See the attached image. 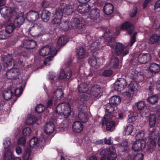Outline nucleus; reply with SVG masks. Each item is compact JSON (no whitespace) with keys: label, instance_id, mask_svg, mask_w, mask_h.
<instances>
[{"label":"nucleus","instance_id":"1","mask_svg":"<svg viewBox=\"0 0 160 160\" xmlns=\"http://www.w3.org/2000/svg\"><path fill=\"white\" fill-rule=\"evenodd\" d=\"M29 32L30 33L33 37H37L43 35L47 32L46 29L44 28L43 24L40 22L34 23Z\"/></svg>","mask_w":160,"mask_h":160},{"label":"nucleus","instance_id":"2","mask_svg":"<svg viewBox=\"0 0 160 160\" xmlns=\"http://www.w3.org/2000/svg\"><path fill=\"white\" fill-rule=\"evenodd\" d=\"M56 110L57 113L63 115L65 118H67L70 114V105L68 102H64L58 104Z\"/></svg>","mask_w":160,"mask_h":160},{"label":"nucleus","instance_id":"3","mask_svg":"<svg viewBox=\"0 0 160 160\" xmlns=\"http://www.w3.org/2000/svg\"><path fill=\"white\" fill-rule=\"evenodd\" d=\"M100 154L101 155L106 156L108 160H114L117 157L116 150L112 146L102 150Z\"/></svg>","mask_w":160,"mask_h":160},{"label":"nucleus","instance_id":"4","mask_svg":"<svg viewBox=\"0 0 160 160\" xmlns=\"http://www.w3.org/2000/svg\"><path fill=\"white\" fill-rule=\"evenodd\" d=\"M87 108L85 105L81 104L78 107V118L79 121L83 123L87 122L88 120V115L85 110Z\"/></svg>","mask_w":160,"mask_h":160},{"label":"nucleus","instance_id":"5","mask_svg":"<svg viewBox=\"0 0 160 160\" xmlns=\"http://www.w3.org/2000/svg\"><path fill=\"white\" fill-rule=\"evenodd\" d=\"M114 48L115 47V53L116 54L121 57L124 56L128 53V50L125 47L122 43L117 42L116 45L112 43Z\"/></svg>","mask_w":160,"mask_h":160},{"label":"nucleus","instance_id":"6","mask_svg":"<svg viewBox=\"0 0 160 160\" xmlns=\"http://www.w3.org/2000/svg\"><path fill=\"white\" fill-rule=\"evenodd\" d=\"M151 55L148 53H142L139 55L138 57V62L141 64H145L149 62L151 60Z\"/></svg>","mask_w":160,"mask_h":160},{"label":"nucleus","instance_id":"7","mask_svg":"<svg viewBox=\"0 0 160 160\" xmlns=\"http://www.w3.org/2000/svg\"><path fill=\"white\" fill-rule=\"evenodd\" d=\"M126 86L127 83L126 80L120 78L115 82L114 88L115 90L118 92H121L124 90Z\"/></svg>","mask_w":160,"mask_h":160},{"label":"nucleus","instance_id":"8","mask_svg":"<svg viewBox=\"0 0 160 160\" xmlns=\"http://www.w3.org/2000/svg\"><path fill=\"white\" fill-rule=\"evenodd\" d=\"M146 146V142L142 139L135 142L132 146V149L135 151H139L143 149Z\"/></svg>","mask_w":160,"mask_h":160},{"label":"nucleus","instance_id":"9","mask_svg":"<svg viewBox=\"0 0 160 160\" xmlns=\"http://www.w3.org/2000/svg\"><path fill=\"white\" fill-rule=\"evenodd\" d=\"M20 73V70L19 69L12 68L7 71L5 76H6L8 79H13L18 76Z\"/></svg>","mask_w":160,"mask_h":160},{"label":"nucleus","instance_id":"10","mask_svg":"<svg viewBox=\"0 0 160 160\" xmlns=\"http://www.w3.org/2000/svg\"><path fill=\"white\" fill-rule=\"evenodd\" d=\"M0 12L2 16L4 17H12L14 15V11L11 8L4 6L0 9Z\"/></svg>","mask_w":160,"mask_h":160},{"label":"nucleus","instance_id":"11","mask_svg":"<svg viewBox=\"0 0 160 160\" xmlns=\"http://www.w3.org/2000/svg\"><path fill=\"white\" fill-rule=\"evenodd\" d=\"M39 13L35 11H32L28 12L26 14V17L29 22H33L38 20L39 18Z\"/></svg>","mask_w":160,"mask_h":160},{"label":"nucleus","instance_id":"12","mask_svg":"<svg viewBox=\"0 0 160 160\" xmlns=\"http://www.w3.org/2000/svg\"><path fill=\"white\" fill-rule=\"evenodd\" d=\"M72 25L76 29H83L86 28V23L84 21H81L79 18H75L73 19Z\"/></svg>","mask_w":160,"mask_h":160},{"label":"nucleus","instance_id":"13","mask_svg":"<svg viewBox=\"0 0 160 160\" xmlns=\"http://www.w3.org/2000/svg\"><path fill=\"white\" fill-rule=\"evenodd\" d=\"M36 42L32 40L25 39L22 41L23 47L28 49H32L36 46Z\"/></svg>","mask_w":160,"mask_h":160},{"label":"nucleus","instance_id":"14","mask_svg":"<svg viewBox=\"0 0 160 160\" xmlns=\"http://www.w3.org/2000/svg\"><path fill=\"white\" fill-rule=\"evenodd\" d=\"M120 28L121 29H125L129 34H131L134 31V27L133 24L128 22H126L122 24Z\"/></svg>","mask_w":160,"mask_h":160},{"label":"nucleus","instance_id":"15","mask_svg":"<svg viewBox=\"0 0 160 160\" xmlns=\"http://www.w3.org/2000/svg\"><path fill=\"white\" fill-rule=\"evenodd\" d=\"M25 18L22 13L18 15L14 20V24L16 27H19L24 22Z\"/></svg>","mask_w":160,"mask_h":160},{"label":"nucleus","instance_id":"16","mask_svg":"<svg viewBox=\"0 0 160 160\" xmlns=\"http://www.w3.org/2000/svg\"><path fill=\"white\" fill-rule=\"evenodd\" d=\"M72 75V73L71 70H69L67 72L65 73L63 69H61L60 73V77L61 79H63L65 81H68L69 79Z\"/></svg>","mask_w":160,"mask_h":160},{"label":"nucleus","instance_id":"17","mask_svg":"<svg viewBox=\"0 0 160 160\" xmlns=\"http://www.w3.org/2000/svg\"><path fill=\"white\" fill-rule=\"evenodd\" d=\"M90 8L91 7L88 4L83 3L78 6L77 10L79 13L83 14L88 12Z\"/></svg>","mask_w":160,"mask_h":160},{"label":"nucleus","instance_id":"18","mask_svg":"<svg viewBox=\"0 0 160 160\" xmlns=\"http://www.w3.org/2000/svg\"><path fill=\"white\" fill-rule=\"evenodd\" d=\"M101 88L98 85H95L91 89V94L95 97H98L101 93Z\"/></svg>","mask_w":160,"mask_h":160},{"label":"nucleus","instance_id":"19","mask_svg":"<svg viewBox=\"0 0 160 160\" xmlns=\"http://www.w3.org/2000/svg\"><path fill=\"white\" fill-rule=\"evenodd\" d=\"M83 128V125L80 121L75 122L73 124V130L76 132L79 133L81 132L82 131Z\"/></svg>","mask_w":160,"mask_h":160},{"label":"nucleus","instance_id":"20","mask_svg":"<svg viewBox=\"0 0 160 160\" xmlns=\"http://www.w3.org/2000/svg\"><path fill=\"white\" fill-rule=\"evenodd\" d=\"M13 19L12 18L9 19L8 22H10V23L8 24L6 27L5 30L9 34L13 32L15 29V27H16L15 25L12 23Z\"/></svg>","mask_w":160,"mask_h":160},{"label":"nucleus","instance_id":"21","mask_svg":"<svg viewBox=\"0 0 160 160\" xmlns=\"http://www.w3.org/2000/svg\"><path fill=\"white\" fill-rule=\"evenodd\" d=\"M112 33L110 31L106 32L104 34V38L107 39L108 41V42L107 44V45L110 46L112 48H113L114 46L112 44V43L111 42L112 40L114 41V38H112Z\"/></svg>","mask_w":160,"mask_h":160},{"label":"nucleus","instance_id":"22","mask_svg":"<svg viewBox=\"0 0 160 160\" xmlns=\"http://www.w3.org/2000/svg\"><path fill=\"white\" fill-rule=\"evenodd\" d=\"M100 10L97 8L92 9L90 11L89 16L92 19H97L100 16Z\"/></svg>","mask_w":160,"mask_h":160},{"label":"nucleus","instance_id":"23","mask_svg":"<svg viewBox=\"0 0 160 160\" xmlns=\"http://www.w3.org/2000/svg\"><path fill=\"white\" fill-rule=\"evenodd\" d=\"M113 7L110 3L106 4L103 8V12L105 14L109 15L112 14L113 11Z\"/></svg>","mask_w":160,"mask_h":160},{"label":"nucleus","instance_id":"24","mask_svg":"<svg viewBox=\"0 0 160 160\" xmlns=\"http://www.w3.org/2000/svg\"><path fill=\"white\" fill-rule=\"evenodd\" d=\"M98 58H96L94 55H92L89 58L88 62L92 67L98 68L99 66L98 63L97 62Z\"/></svg>","mask_w":160,"mask_h":160},{"label":"nucleus","instance_id":"25","mask_svg":"<svg viewBox=\"0 0 160 160\" xmlns=\"http://www.w3.org/2000/svg\"><path fill=\"white\" fill-rule=\"evenodd\" d=\"M149 69L151 72L155 74L160 71V65L156 63H153L150 64Z\"/></svg>","mask_w":160,"mask_h":160},{"label":"nucleus","instance_id":"26","mask_svg":"<svg viewBox=\"0 0 160 160\" xmlns=\"http://www.w3.org/2000/svg\"><path fill=\"white\" fill-rule=\"evenodd\" d=\"M74 5L73 4L67 5L62 9L64 13L67 15L71 14L74 11Z\"/></svg>","mask_w":160,"mask_h":160},{"label":"nucleus","instance_id":"27","mask_svg":"<svg viewBox=\"0 0 160 160\" xmlns=\"http://www.w3.org/2000/svg\"><path fill=\"white\" fill-rule=\"evenodd\" d=\"M60 27V28H62L63 29H64L65 31H67L69 29H71L72 28L73 25L72 23L71 24V23H69L68 20H66L63 22L60 23L58 27Z\"/></svg>","mask_w":160,"mask_h":160},{"label":"nucleus","instance_id":"28","mask_svg":"<svg viewBox=\"0 0 160 160\" xmlns=\"http://www.w3.org/2000/svg\"><path fill=\"white\" fill-rule=\"evenodd\" d=\"M109 102L113 105H117L119 104L121 102L120 97L117 95L113 96L109 99Z\"/></svg>","mask_w":160,"mask_h":160},{"label":"nucleus","instance_id":"29","mask_svg":"<svg viewBox=\"0 0 160 160\" xmlns=\"http://www.w3.org/2000/svg\"><path fill=\"white\" fill-rule=\"evenodd\" d=\"M53 97H55L58 99H61L63 97V92L61 89L57 88L53 91Z\"/></svg>","mask_w":160,"mask_h":160},{"label":"nucleus","instance_id":"30","mask_svg":"<svg viewBox=\"0 0 160 160\" xmlns=\"http://www.w3.org/2000/svg\"><path fill=\"white\" fill-rule=\"evenodd\" d=\"M64 13L63 9L62 8H58L56 10V12L54 16H55V20H56L58 22L60 21L63 14Z\"/></svg>","mask_w":160,"mask_h":160},{"label":"nucleus","instance_id":"31","mask_svg":"<svg viewBox=\"0 0 160 160\" xmlns=\"http://www.w3.org/2000/svg\"><path fill=\"white\" fill-rule=\"evenodd\" d=\"M50 53V47L46 46L42 48L39 51L40 55L42 56H45L49 54Z\"/></svg>","mask_w":160,"mask_h":160},{"label":"nucleus","instance_id":"32","mask_svg":"<svg viewBox=\"0 0 160 160\" xmlns=\"http://www.w3.org/2000/svg\"><path fill=\"white\" fill-rule=\"evenodd\" d=\"M156 143L155 140L149 139L148 143L147 150L151 152L154 150L156 147Z\"/></svg>","mask_w":160,"mask_h":160},{"label":"nucleus","instance_id":"33","mask_svg":"<svg viewBox=\"0 0 160 160\" xmlns=\"http://www.w3.org/2000/svg\"><path fill=\"white\" fill-rule=\"evenodd\" d=\"M115 122L114 121H112L105 123L104 125H105L106 129L107 130L112 131L115 129Z\"/></svg>","mask_w":160,"mask_h":160},{"label":"nucleus","instance_id":"34","mask_svg":"<svg viewBox=\"0 0 160 160\" xmlns=\"http://www.w3.org/2000/svg\"><path fill=\"white\" fill-rule=\"evenodd\" d=\"M3 96L5 100L10 99L13 96L12 91L10 89H7L3 92Z\"/></svg>","mask_w":160,"mask_h":160},{"label":"nucleus","instance_id":"35","mask_svg":"<svg viewBox=\"0 0 160 160\" xmlns=\"http://www.w3.org/2000/svg\"><path fill=\"white\" fill-rule=\"evenodd\" d=\"M159 132L156 129H152L150 131L149 137V139H153L155 140L158 136Z\"/></svg>","mask_w":160,"mask_h":160},{"label":"nucleus","instance_id":"36","mask_svg":"<svg viewBox=\"0 0 160 160\" xmlns=\"http://www.w3.org/2000/svg\"><path fill=\"white\" fill-rule=\"evenodd\" d=\"M50 15V12L48 10H43L41 14V17L45 22H47L49 20Z\"/></svg>","mask_w":160,"mask_h":160},{"label":"nucleus","instance_id":"37","mask_svg":"<svg viewBox=\"0 0 160 160\" xmlns=\"http://www.w3.org/2000/svg\"><path fill=\"white\" fill-rule=\"evenodd\" d=\"M78 90L81 93H85L88 90V85L85 82L81 83L78 86Z\"/></svg>","mask_w":160,"mask_h":160},{"label":"nucleus","instance_id":"38","mask_svg":"<svg viewBox=\"0 0 160 160\" xmlns=\"http://www.w3.org/2000/svg\"><path fill=\"white\" fill-rule=\"evenodd\" d=\"M111 66L113 68H116L118 67L119 60L118 57H115L112 58L110 61Z\"/></svg>","mask_w":160,"mask_h":160},{"label":"nucleus","instance_id":"39","mask_svg":"<svg viewBox=\"0 0 160 160\" xmlns=\"http://www.w3.org/2000/svg\"><path fill=\"white\" fill-rule=\"evenodd\" d=\"M12 151L10 150H7L4 153L3 157L6 160H11L13 158Z\"/></svg>","mask_w":160,"mask_h":160},{"label":"nucleus","instance_id":"40","mask_svg":"<svg viewBox=\"0 0 160 160\" xmlns=\"http://www.w3.org/2000/svg\"><path fill=\"white\" fill-rule=\"evenodd\" d=\"M160 36L157 34H154L150 38L149 42L152 44L158 42L159 40Z\"/></svg>","mask_w":160,"mask_h":160},{"label":"nucleus","instance_id":"41","mask_svg":"<svg viewBox=\"0 0 160 160\" xmlns=\"http://www.w3.org/2000/svg\"><path fill=\"white\" fill-rule=\"evenodd\" d=\"M67 42V38L66 36H62L58 39L57 43L59 46L62 47L65 45Z\"/></svg>","mask_w":160,"mask_h":160},{"label":"nucleus","instance_id":"42","mask_svg":"<svg viewBox=\"0 0 160 160\" xmlns=\"http://www.w3.org/2000/svg\"><path fill=\"white\" fill-rule=\"evenodd\" d=\"M42 118L41 117H39L38 118H33L31 116H29L27 119L26 121V123L28 125H33L35 123V121L37 120L38 121L39 120H41Z\"/></svg>","mask_w":160,"mask_h":160},{"label":"nucleus","instance_id":"43","mask_svg":"<svg viewBox=\"0 0 160 160\" xmlns=\"http://www.w3.org/2000/svg\"><path fill=\"white\" fill-rule=\"evenodd\" d=\"M77 53L79 58L82 59L85 57V51L84 49L82 47L77 49Z\"/></svg>","mask_w":160,"mask_h":160},{"label":"nucleus","instance_id":"44","mask_svg":"<svg viewBox=\"0 0 160 160\" xmlns=\"http://www.w3.org/2000/svg\"><path fill=\"white\" fill-rule=\"evenodd\" d=\"M157 116L155 114H151L149 118V124L150 127L154 126L156 122Z\"/></svg>","mask_w":160,"mask_h":160},{"label":"nucleus","instance_id":"45","mask_svg":"<svg viewBox=\"0 0 160 160\" xmlns=\"http://www.w3.org/2000/svg\"><path fill=\"white\" fill-rule=\"evenodd\" d=\"M158 101V97L156 95H152L149 97L147 98L148 102L152 105H154L156 103H157Z\"/></svg>","mask_w":160,"mask_h":160},{"label":"nucleus","instance_id":"46","mask_svg":"<svg viewBox=\"0 0 160 160\" xmlns=\"http://www.w3.org/2000/svg\"><path fill=\"white\" fill-rule=\"evenodd\" d=\"M100 44V43L98 41H96L93 42L90 46V49L91 52H94L99 49V46Z\"/></svg>","mask_w":160,"mask_h":160},{"label":"nucleus","instance_id":"47","mask_svg":"<svg viewBox=\"0 0 160 160\" xmlns=\"http://www.w3.org/2000/svg\"><path fill=\"white\" fill-rule=\"evenodd\" d=\"M112 114L111 113L106 114L102 121V126H103L104 125L105 123L110 121L112 119Z\"/></svg>","mask_w":160,"mask_h":160},{"label":"nucleus","instance_id":"48","mask_svg":"<svg viewBox=\"0 0 160 160\" xmlns=\"http://www.w3.org/2000/svg\"><path fill=\"white\" fill-rule=\"evenodd\" d=\"M89 98L90 95L88 93L82 94L80 95L79 103H80V102L82 103L81 104L85 105L83 104V102L89 99Z\"/></svg>","mask_w":160,"mask_h":160},{"label":"nucleus","instance_id":"49","mask_svg":"<svg viewBox=\"0 0 160 160\" xmlns=\"http://www.w3.org/2000/svg\"><path fill=\"white\" fill-rule=\"evenodd\" d=\"M118 147L120 148L123 152L126 151L128 148V145L127 141H124L120 144H118Z\"/></svg>","mask_w":160,"mask_h":160},{"label":"nucleus","instance_id":"50","mask_svg":"<svg viewBox=\"0 0 160 160\" xmlns=\"http://www.w3.org/2000/svg\"><path fill=\"white\" fill-rule=\"evenodd\" d=\"M112 104L109 102L105 106V109L106 112L108 113H111L115 110V108L112 105Z\"/></svg>","mask_w":160,"mask_h":160},{"label":"nucleus","instance_id":"51","mask_svg":"<svg viewBox=\"0 0 160 160\" xmlns=\"http://www.w3.org/2000/svg\"><path fill=\"white\" fill-rule=\"evenodd\" d=\"M38 145V139L36 137L32 138L29 142V145L31 147H35Z\"/></svg>","mask_w":160,"mask_h":160},{"label":"nucleus","instance_id":"52","mask_svg":"<svg viewBox=\"0 0 160 160\" xmlns=\"http://www.w3.org/2000/svg\"><path fill=\"white\" fill-rule=\"evenodd\" d=\"M133 95V92L130 90L126 92L122 93V95L124 99H125L131 98Z\"/></svg>","mask_w":160,"mask_h":160},{"label":"nucleus","instance_id":"53","mask_svg":"<svg viewBox=\"0 0 160 160\" xmlns=\"http://www.w3.org/2000/svg\"><path fill=\"white\" fill-rule=\"evenodd\" d=\"M30 149H26L23 154V158L24 160H32L30 157Z\"/></svg>","mask_w":160,"mask_h":160},{"label":"nucleus","instance_id":"54","mask_svg":"<svg viewBox=\"0 0 160 160\" xmlns=\"http://www.w3.org/2000/svg\"><path fill=\"white\" fill-rule=\"evenodd\" d=\"M9 35L6 30H1L0 31V39H6L9 37Z\"/></svg>","mask_w":160,"mask_h":160},{"label":"nucleus","instance_id":"55","mask_svg":"<svg viewBox=\"0 0 160 160\" xmlns=\"http://www.w3.org/2000/svg\"><path fill=\"white\" fill-rule=\"evenodd\" d=\"M133 130V126L131 124H129L127 125L125 129V132L126 135H129L132 132Z\"/></svg>","mask_w":160,"mask_h":160},{"label":"nucleus","instance_id":"56","mask_svg":"<svg viewBox=\"0 0 160 160\" xmlns=\"http://www.w3.org/2000/svg\"><path fill=\"white\" fill-rule=\"evenodd\" d=\"M145 132L144 130H142L139 131L137 133L136 136V138L137 139L140 140V139H142L145 135Z\"/></svg>","mask_w":160,"mask_h":160},{"label":"nucleus","instance_id":"57","mask_svg":"<svg viewBox=\"0 0 160 160\" xmlns=\"http://www.w3.org/2000/svg\"><path fill=\"white\" fill-rule=\"evenodd\" d=\"M137 107L138 109L139 110H143L147 107L145 106V103L143 101L138 102L137 103Z\"/></svg>","mask_w":160,"mask_h":160},{"label":"nucleus","instance_id":"58","mask_svg":"<svg viewBox=\"0 0 160 160\" xmlns=\"http://www.w3.org/2000/svg\"><path fill=\"white\" fill-rule=\"evenodd\" d=\"M141 115L142 117H148L150 115V110L146 107L141 112Z\"/></svg>","mask_w":160,"mask_h":160},{"label":"nucleus","instance_id":"59","mask_svg":"<svg viewBox=\"0 0 160 160\" xmlns=\"http://www.w3.org/2000/svg\"><path fill=\"white\" fill-rule=\"evenodd\" d=\"M44 130L45 135L49 136L50 135V124L49 123H47L45 125Z\"/></svg>","mask_w":160,"mask_h":160},{"label":"nucleus","instance_id":"60","mask_svg":"<svg viewBox=\"0 0 160 160\" xmlns=\"http://www.w3.org/2000/svg\"><path fill=\"white\" fill-rule=\"evenodd\" d=\"M137 34V32H135L133 33L132 37L131 38L130 41L128 44V46L131 47L133 43L136 42V36Z\"/></svg>","mask_w":160,"mask_h":160},{"label":"nucleus","instance_id":"61","mask_svg":"<svg viewBox=\"0 0 160 160\" xmlns=\"http://www.w3.org/2000/svg\"><path fill=\"white\" fill-rule=\"evenodd\" d=\"M31 133V130L29 127L24 128L22 131V134L24 136H29Z\"/></svg>","mask_w":160,"mask_h":160},{"label":"nucleus","instance_id":"62","mask_svg":"<svg viewBox=\"0 0 160 160\" xmlns=\"http://www.w3.org/2000/svg\"><path fill=\"white\" fill-rule=\"evenodd\" d=\"M45 108V107L43 105L39 104L36 106L35 110L37 112L39 113L42 112Z\"/></svg>","mask_w":160,"mask_h":160},{"label":"nucleus","instance_id":"63","mask_svg":"<svg viewBox=\"0 0 160 160\" xmlns=\"http://www.w3.org/2000/svg\"><path fill=\"white\" fill-rule=\"evenodd\" d=\"M137 84L135 82H131L129 85V90L133 92L136 91L137 90Z\"/></svg>","mask_w":160,"mask_h":160},{"label":"nucleus","instance_id":"64","mask_svg":"<svg viewBox=\"0 0 160 160\" xmlns=\"http://www.w3.org/2000/svg\"><path fill=\"white\" fill-rule=\"evenodd\" d=\"M144 155L141 153L137 154L133 158V160H143Z\"/></svg>","mask_w":160,"mask_h":160}]
</instances>
